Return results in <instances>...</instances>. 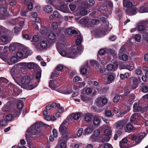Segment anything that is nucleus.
I'll return each instance as SVG.
<instances>
[{"label": "nucleus", "instance_id": "f257e3e1", "mask_svg": "<svg viewBox=\"0 0 148 148\" xmlns=\"http://www.w3.org/2000/svg\"><path fill=\"white\" fill-rule=\"evenodd\" d=\"M23 69L22 65H14L10 69V72L12 76L13 77L20 75Z\"/></svg>", "mask_w": 148, "mask_h": 148}, {"label": "nucleus", "instance_id": "f03ea898", "mask_svg": "<svg viewBox=\"0 0 148 148\" xmlns=\"http://www.w3.org/2000/svg\"><path fill=\"white\" fill-rule=\"evenodd\" d=\"M77 52L75 49H73L72 50H70V51L67 53V57L74 58L76 57L77 53H80L83 50V48L82 45L77 46Z\"/></svg>", "mask_w": 148, "mask_h": 148}, {"label": "nucleus", "instance_id": "7ed1b4c3", "mask_svg": "<svg viewBox=\"0 0 148 148\" xmlns=\"http://www.w3.org/2000/svg\"><path fill=\"white\" fill-rule=\"evenodd\" d=\"M32 79L31 77L28 76H25L23 77L21 79V87L24 89L27 88L28 85L32 83Z\"/></svg>", "mask_w": 148, "mask_h": 148}, {"label": "nucleus", "instance_id": "20e7f679", "mask_svg": "<svg viewBox=\"0 0 148 148\" xmlns=\"http://www.w3.org/2000/svg\"><path fill=\"white\" fill-rule=\"evenodd\" d=\"M140 80V78H138V79L136 77H131L130 78V85L131 89L134 90L138 86V81Z\"/></svg>", "mask_w": 148, "mask_h": 148}, {"label": "nucleus", "instance_id": "39448f33", "mask_svg": "<svg viewBox=\"0 0 148 148\" xmlns=\"http://www.w3.org/2000/svg\"><path fill=\"white\" fill-rule=\"evenodd\" d=\"M104 136H103L101 142H108L110 140L112 134L111 130L110 129H106L104 130Z\"/></svg>", "mask_w": 148, "mask_h": 148}, {"label": "nucleus", "instance_id": "423d86ee", "mask_svg": "<svg viewBox=\"0 0 148 148\" xmlns=\"http://www.w3.org/2000/svg\"><path fill=\"white\" fill-rule=\"evenodd\" d=\"M8 82V80L5 77H1L0 78V97H1L2 95L1 87L3 88L6 87Z\"/></svg>", "mask_w": 148, "mask_h": 148}, {"label": "nucleus", "instance_id": "0eeeda50", "mask_svg": "<svg viewBox=\"0 0 148 148\" xmlns=\"http://www.w3.org/2000/svg\"><path fill=\"white\" fill-rule=\"evenodd\" d=\"M59 131L65 138L68 137V134L67 131V128L65 126L60 125L59 128Z\"/></svg>", "mask_w": 148, "mask_h": 148}, {"label": "nucleus", "instance_id": "6e6552de", "mask_svg": "<svg viewBox=\"0 0 148 148\" xmlns=\"http://www.w3.org/2000/svg\"><path fill=\"white\" fill-rule=\"evenodd\" d=\"M107 102V99L106 98H103L102 99L98 98L97 99L96 104L97 106L102 107L106 105Z\"/></svg>", "mask_w": 148, "mask_h": 148}, {"label": "nucleus", "instance_id": "1a4fd4ad", "mask_svg": "<svg viewBox=\"0 0 148 148\" xmlns=\"http://www.w3.org/2000/svg\"><path fill=\"white\" fill-rule=\"evenodd\" d=\"M10 86L12 88L11 91L12 92L13 94H14L15 96L18 95L22 92L21 90L15 87V86L12 84H10Z\"/></svg>", "mask_w": 148, "mask_h": 148}, {"label": "nucleus", "instance_id": "9d476101", "mask_svg": "<svg viewBox=\"0 0 148 148\" xmlns=\"http://www.w3.org/2000/svg\"><path fill=\"white\" fill-rule=\"evenodd\" d=\"M34 125H32L27 131L26 132L32 134L34 135H36L38 133V130L34 127Z\"/></svg>", "mask_w": 148, "mask_h": 148}, {"label": "nucleus", "instance_id": "9b49d317", "mask_svg": "<svg viewBox=\"0 0 148 148\" xmlns=\"http://www.w3.org/2000/svg\"><path fill=\"white\" fill-rule=\"evenodd\" d=\"M79 22L83 25L87 26L88 27L91 26L90 21H89L88 18L87 17H84L81 19Z\"/></svg>", "mask_w": 148, "mask_h": 148}, {"label": "nucleus", "instance_id": "f8f14e48", "mask_svg": "<svg viewBox=\"0 0 148 148\" xmlns=\"http://www.w3.org/2000/svg\"><path fill=\"white\" fill-rule=\"evenodd\" d=\"M56 8L61 11L65 13H69V8L64 4L60 6L56 7Z\"/></svg>", "mask_w": 148, "mask_h": 148}, {"label": "nucleus", "instance_id": "ddd939ff", "mask_svg": "<svg viewBox=\"0 0 148 148\" xmlns=\"http://www.w3.org/2000/svg\"><path fill=\"white\" fill-rule=\"evenodd\" d=\"M48 46V43L47 41L44 40L42 41L40 43V48H38V47L37 46L36 47V48L40 49H46L47 47Z\"/></svg>", "mask_w": 148, "mask_h": 148}, {"label": "nucleus", "instance_id": "4468645a", "mask_svg": "<svg viewBox=\"0 0 148 148\" xmlns=\"http://www.w3.org/2000/svg\"><path fill=\"white\" fill-rule=\"evenodd\" d=\"M147 21H143L140 22V24L141 25H139L138 29L139 31H142L144 30L145 27L147 24Z\"/></svg>", "mask_w": 148, "mask_h": 148}, {"label": "nucleus", "instance_id": "2eb2a0df", "mask_svg": "<svg viewBox=\"0 0 148 148\" xmlns=\"http://www.w3.org/2000/svg\"><path fill=\"white\" fill-rule=\"evenodd\" d=\"M67 34L69 35L72 34H74L75 35H76L79 34L80 32L78 31H76V30L72 29V28H69L67 29L66 31Z\"/></svg>", "mask_w": 148, "mask_h": 148}, {"label": "nucleus", "instance_id": "dca6fc26", "mask_svg": "<svg viewBox=\"0 0 148 148\" xmlns=\"http://www.w3.org/2000/svg\"><path fill=\"white\" fill-rule=\"evenodd\" d=\"M101 116H95L93 120V124L95 125H99Z\"/></svg>", "mask_w": 148, "mask_h": 148}, {"label": "nucleus", "instance_id": "f3484780", "mask_svg": "<svg viewBox=\"0 0 148 148\" xmlns=\"http://www.w3.org/2000/svg\"><path fill=\"white\" fill-rule=\"evenodd\" d=\"M11 37L5 35H3L1 36V41L5 43V44L10 42L11 40Z\"/></svg>", "mask_w": 148, "mask_h": 148}, {"label": "nucleus", "instance_id": "a211bd4d", "mask_svg": "<svg viewBox=\"0 0 148 148\" xmlns=\"http://www.w3.org/2000/svg\"><path fill=\"white\" fill-rule=\"evenodd\" d=\"M119 68L121 70L126 69L130 71L132 70L134 68V65H119Z\"/></svg>", "mask_w": 148, "mask_h": 148}, {"label": "nucleus", "instance_id": "6ab92c4d", "mask_svg": "<svg viewBox=\"0 0 148 148\" xmlns=\"http://www.w3.org/2000/svg\"><path fill=\"white\" fill-rule=\"evenodd\" d=\"M81 113L79 112L75 114L73 113L70 115L69 117L71 119L73 118L75 120H77L81 117Z\"/></svg>", "mask_w": 148, "mask_h": 148}, {"label": "nucleus", "instance_id": "aec40b11", "mask_svg": "<svg viewBox=\"0 0 148 148\" xmlns=\"http://www.w3.org/2000/svg\"><path fill=\"white\" fill-rule=\"evenodd\" d=\"M133 112H140L142 111L141 106H138L137 102L135 103L133 107Z\"/></svg>", "mask_w": 148, "mask_h": 148}, {"label": "nucleus", "instance_id": "412c9836", "mask_svg": "<svg viewBox=\"0 0 148 148\" xmlns=\"http://www.w3.org/2000/svg\"><path fill=\"white\" fill-rule=\"evenodd\" d=\"M8 56V52H2L0 53V58L5 62L8 61L7 58Z\"/></svg>", "mask_w": 148, "mask_h": 148}, {"label": "nucleus", "instance_id": "4be33fe9", "mask_svg": "<svg viewBox=\"0 0 148 148\" xmlns=\"http://www.w3.org/2000/svg\"><path fill=\"white\" fill-rule=\"evenodd\" d=\"M18 44L17 43H13L11 44L9 48V51L10 52H12L14 51L18 46Z\"/></svg>", "mask_w": 148, "mask_h": 148}, {"label": "nucleus", "instance_id": "5701e85b", "mask_svg": "<svg viewBox=\"0 0 148 148\" xmlns=\"http://www.w3.org/2000/svg\"><path fill=\"white\" fill-rule=\"evenodd\" d=\"M76 37L77 38V39L76 40V44L77 45H80L83 40V38L82 36L80 35V34L75 35Z\"/></svg>", "mask_w": 148, "mask_h": 148}, {"label": "nucleus", "instance_id": "b1692460", "mask_svg": "<svg viewBox=\"0 0 148 148\" xmlns=\"http://www.w3.org/2000/svg\"><path fill=\"white\" fill-rule=\"evenodd\" d=\"M118 65H107V69L108 71H114L116 70Z\"/></svg>", "mask_w": 148, "mask_h": 148}, {"label": "nucleus", "instance_id": "393cba45", "mask_svg": "<svg viewBox=\"0 0 148 148\" xmlns=\"http://www.w3.org/2000/svg\"><path fill=\"white\" fill-rule=\"evenodd\" d=\"M130 91L131 89L127 86H125L124 88V93L122 95V96L124 97L127 96L130 93Z\"/></svg>", "mask_w": 148, "mask_h": 148}, {"label": "nucleus", "instance_id": "a878e982", "mask_svg": "<svg viewBox=\"0 0 148 148\" xmlns=\"http://www.w3.org/2000/svg\"><path fill=\"white\" fill-rule=\"evenodd\" d=\"M81 99L82 101L85 102H88L90 99V98L86 95H81Z\"/></svg>", "mask_w": 148, "mask_h": 148}, {"label": "nucleus", "instance_id": "bb28decb", "mask_svg": "<svg viewBox=\"0 0 148 148\" xmlns=\"http://www.w3.org/2000/svg\"><path fill=\"white\" fill-rule=\"evenodd\" d=\"M134 128V127L133 126L130 124L129 123H127L126 125V130H127V131H126V132H131L133 130Z\"/></svg>", "mask_w": 148, "mask_h": 148}, {"label": "nucleus", "instance_id": "cd10ccee", "mask_svg": "<svg viewBox=\"0 0 148 148\" xmlns=\"http://www.w3.org/2000/svg\"><path fill=\"white\" fill-rule=\"evenodd\" d=\"M7 7L6 5H5L0 8V13L1 15L5 16V12L7 10Z\"/></svg>", "mask_w": 148, "mask_h": 148}, {"label": "nucleus", "instance_id": "c85d7f7f", "mask_svg": "<svg viewBox=\"0 0 148 148\" xmlns=\"http://www.w3.org/2000/svg\"><path fill=\"white\" fill-rule=\"evenodd\" d=\"M127 0H123V6L125 7L130 8L132 7L133 5L132 3L131 2H127Z\"/></svg>", "mask_w": 148, "mask_h": 148}, {"label": "nucleus", "instance_id": "c756f323", "mask_svg": "<svg viewBox=\"0 0 148 148\" xmlns=\"http://www.w3.org/2000/svg\"><path fill=\"white\" fill-rule=\"evenodd\" d=\"M22 110L18 109H16L13 110V113L14 116L16 117H18L20 115L21 113Z\"/></svg>", "mask_w": 148, "mask_h": 148}, {"label": "nucleus", "instance_id": "7c9ffc66", "mask_svg": "<svg viewBox=\"0 0 148 148\" xmlns=\"http://www.w3.org/2000/svg\"><path fill=\"white\" fill-rule=\"evenodd\" d=\"M16 106L17 109L21 110L24 106L23 101L22 100L20 101L17 103Z\"/></svg>", "mask_w": 148, "mask_h": 148}, {"label": "nucleus", "instance_id": "2f4dec72", "mask_svg": "<svg viewBox=\"0 0 148 148\" xmlns=\"http://www.w3.org/2000/svg\"><path fill=\"white\" fill-rule=\"evenodd\" d=\"M44 10L47 13H50L52 11V7L49 5H47L45 7Z\"/></svg>", "mask_w": 148, "mask_h": 148}, {"label": "nucleus", "instance_id": "473e14b6", "mask_svg": "<svg viewBox=\"0 0 148 148\" xmlns=\"http://www.w3.org/2000/svg\"><path fill=\"white\" fill-rule=\"evenodd\" d=\"M92 131L93 130L92 128L87 127L84 130V134H88L91 133Z\"/></svg>", "mask_w": 148, "mask_h": 148}, {"label": "nucleus", "instance_id": "72a5a7b5", "mask_svg": "<svg viewBox=\"0 0 148 148\" xmlns=\"http://www.w3.org/2000/svg\"><path fill=\"white\" fill-rule=\"evenodd\" d=\"M41 75V71L39 70L38 71L36 74V78L37 80V82L39 83L40 81V78Z\"/></svg>", "mask_w": 148, "mask_h": 148}, {"label": "nucleus", "instance_id": "f704fd0d", "mask_svg": "<svg viewBox=\"0 0 148 148\" xmlns=\"http://www.w3.org/2000/svg\"><path fill=\"white\" fill-rule=\"evenodd\" d=\"M56 37V34L53 32H51L48 36V38L49 39L51 40H54Z\"/></svg>", "mask_w": 148, "mask_h": 148}, {"label": "nucleus", "instance_id": "c9c22d12", "mask_svg": "<svg viewBox=\"0 0 148 148\" xmlns=\"http://www.w3.org/2000/svg\"><path fill=\"white\" fill-rule=\"evenodd\" d=\"M42 124L41 122H36L32 125H34V127L38 130V129L40 127Z\"/></svg>", "mask_w": 148, "mask_h": 148}, {"label": "nucleus", "instance_id": "e433bc0d", "mask_svg": "<svg viewBox=\"0 0 148 148\" xmlns=\"http://www.w3.org/2000/svg\"><path fill=\"white\" fill-rule=\"evenodd\" d=\"M115 78V76L113 73H112L108 75V80L109 82H112Z\"/></svg>", "mask_w": 148, "mask_h": 148}, {"label": "nucleus", "instance_id": "4c0bfd02", "mask_svg": "<svg viewBox=\"0 0 148 148\" xmlns=\"http://www.w3.org/2000/svg\"><path fill=\"white\" fill-rule=\"evenodd\" d=\"M84 120L87 122H90L91 120V116L90 114H86L84 117Z\"/></svg>", "mask_w": 148, "mask_h": 148}, {"label": "nucleus", "instance_id": "58836bf2", "mask_svg": "<svg viewBox=\"0 0 148 148\" xmlns=\"http://www.w3.org/2000/svg\"><path fill=\"white\" fill-rule=\"evenodd\" d=\"M83 132V129L82 128H79L77 133V135L78 137H79L82 135Z\"/></svg>", "mask_w": 148, "mask_h": 148}, {"label": "nucleus", "instance_id": "ea45409f", "mask_svg": "<svg viewBox=\"0 0 148 148\" xmlns=\"http://www.w3.org/2000/svg\"><path fill=\"white\" fill-rule=\"evenodd\" d=\"M139 11L140 13L148 12V8H146L144 7H142L140 8Z\"/></svg>", "mask_w": 148, "mask_h": 148}, {"label": "nucleus", "instance_id": "a19ab883", "mask_svg": "<svg viewBox=\"0 0 148 148\" xmlns=\"http://www.w3.org/2000/svg\"><path fill=\"white\" fill-rule=\"evenodd\" d=\"M58 25L57 22H54L51 24V28L53 29H56L58 27Z\"/></svg>", "mask_w": 148, "mask_h": 148}, {"label": "nucleus", "instance_id": "79ce46f5", "mask_svg": "<svg viewBox=\"0 0 148 148\" xmlns=\"http://www.w3.org/2000/svg\"><path fill=\"white\" fill-rule=\"evenodd\" d=\"M77 85L78 86V88H79V89L80 88L84 87L86 85V83L84 82H79L77 83Z\"/></svg>", "mask_w": 148, "mask_h": 148}, {"label": "nucleus", "instance_id": "37998d69", "mask_svg": "<svg viewBox=\"0 0 148 148\" xmlns=\"http://www.w3.org/2000/svg\"><path fill=\"white\" fill-rule=\"evenodd\" d=\"M56 69H55L52 73L50 78L51 79H53L55 77H58L59 75L56 72Z\"/></svg>", "mask_w": 148, "mask_h": 148}, {"label": "nucleus", "instance_id": "c03bdc74", "mask_svg": "<svg viewBox=\"0 0 148 148\" xmlns=\"http://www.w3.org/2000/svg\"><path fill=\"white\" fill-rule=\"evenodd\" d=\"M11 62H12L14 64H15L18 62V60L17 59V58L15 56H12L11 58Z\"/></svg>", "mask_w": 148, "mask_h": 148}, {"label": "nucleus", "instance_id": "a18cd8bd", "mask_svg": "<svg viewBox=\"0 0 148 148\" xmlns=\"http://www.w3.org/2000/svg\"><path fill=\"white\" fill-rule=\"evenodd\" d=\"M13 118V117L12 114H8L6 116V120L8 121H10Z\"/></svg>", "mask_w": 148, "mask_h": 148}, {"label": "nucleus", "instance_id": "49530a36", "mask_svg": "<svg viewBox=\"0 0 148 148\" xmlns=\"http://www.w3.org/2000/svg\"><path fill=\"white\" fill-rule=\"evenodd\" d=\"M87 13V11L86 9L82 8L80 12V14L83 16L86 15Z\"/></svg>", "mask_w": 148, "mask_h": 148}, {"label": "nucleus", "instance_id": "de8ad7c7", "mask_svg": "<svg viewBox=\"0 0 148 148\" xmlns=\"http://www.w3.org/2000/svg\"><path fill=\"white\" fill-rule=\"evenodd\" d=\"M7 124V122L5 119L0 120V127L3 126Z\"/></svg>", "mask_w": 148, "mask_h": 148}, {"label": "nucleus", "instance_id": "09e8293b", "mask_svg": "<svg viewBox=\"0 0 148 148\" xmlns=\"http://www.w3.org/2000/svg\"><path fill=\"white\" fill-rule=\"evenodd\" d=\"M82 78L78 76L75 77L73 79V81L74 82H76L79 81H82Z\"/></svg>", "mask_w": 148, "mask_h": 148}, {"label": "nucleus", "instance_id": "8fccbe9b", "mask_svg": "<svg viewBox=\"0 0 148 148\" xmlns=\"http://www.w3.org/2000/svg\"><path fill=\"white\" fill-rule=\"evenodd\" d=\"M116 127L119 129H122L123 127V124L122 122H119L117 123Z\"/></svg>", "mask_w": 148, "mask_h": 148}, {"label": "nucleus", "instance_id": "3c124183", "mask_svg": "<svg viewBox=\"0 0 148 148\" xmlns=\"http://www.w3.org/2000/svg\"><path fill=\"white\" fill-rule=\"evenodd\" d=\"M121 55H120V56ZM121 60H122L123 61H126L127 60L128 58V56L126 54H123L122 56L121 57H119Z\"/></svg>", "mask_w": 148, "mask_h": 148}, {"label": "nucleus", "instance_id": "603ef678", "mask_svg": "<svg viewBox=\"0 0 148 148\" xmlns=\"http://www.w3.org/2000/svg\"><path fill=\"white\" fill-rule=\"evenodd\" d=\"M120 99V97L119 95L116 96L113 99V101L114 103H117Z\"/></svg>", "mask_w": 148, "mask_h": 148}, {"label": "nucleus", "instance_id": "864d4df0", "mask_svg": "<svg viewBox=\"0 0 148 148\" xmlns=\"http://www.w3.org/2000/svg\"><path fill=\"white\" fill-rule=\"evenodd\" d=\"M23 69H26V68L28 69H32L34 67V65H22Z\"/></svg>", "mask_w": 148, "mask_h": 148}, {"label": "nucleus", "instance_id": "5fc2aeb1", "mask_svg": "<svg viewBox=\"0 0 148 148\" xmlns=\"http://www.w3.org/2000/svg\"><path fill=\"white\" fill-rule=\"evenodd\" d=\"M66 143L65 141L61 142L60 145V148H66Z\"/></svg>", "mask_w": 148, "mask_h": 148}, {"label": "nucleus", "instance_id": "6e6d98bb", "mask_svg": "<svg viewBox=\"0 0 148 148\" xmlns=\"http://www.w3.org/2000/svg\"><path fill=\"white\" fill-rule=\"evenodd\" d=\"M90 23L91 25H97L99 23V21L98 20L94 19L90 21Z\"/></svg>", "mask_w": 148, "mask_h": 148}, {"label": "nucleus", "instance_id": "4d7b16f0", "mask_svg": "<svg viewBox=\"0 0 148 148\" xmlns=\"http://www.w3.org/2000/svg\"><path fill=\"white\" fill-rule=\"evenodd\" d=\"M87 69L85 68H81L80 71L81 74L83 75H85L87 73Z\"/></svg>", "mask_w": 148, "mask_h": 148}, {"label": "nucleus", "instance_id": "13d9d810", "mask_svg": "<svg viewBox=\"0 0 148 148\" xmlns=\"http://www.w3.org/2000/svg\"><path fill=\"white\" fill-rule=\"evenodd\" d=\"M112 115V112L109 110H107L105 112V115L108 117Z\"/></svg>", "mask_w": 148, "mask_h": 148}, {"label": "nucleus", "instance_id": "bf43d9fd", "mask_svg": "<svg viewBox=\"0 0 148 148\" xmlns=\"http://www.w3.org/2000/svg\"><path fill=\"white\" fill-rule=\"evenodd\" d=\"M141 38V36L139 34H136L135 35V40L137 41H139Z\"/></svg>", "mask_w": 148, "mask_h": 148}, {"label": "nucleus", "instance_id": "052dcab7", "mask_svg": "<svg viewBox=\"0 0 148 148\" xmlns=\"http://www.w3.org/2000/svg\"><path fill=\"white\" fill-rule=\"evenodd\" d=\"M125 13L127 15L132 16L131 9L130 8H127L125 10Z\"/></svg>", "mask_w": 148, "mask_h": 148}, {"label": "nucleus", "instance_id": "680f3d73", "mask_svg": "<svg viewBox=\"0 0 148 148\" xmlns=\"http://www.w3.org/2000/svg\"><path fill=\"white\" fill-rule=\"evenodd\" d=\"M104 65L101 66L100 69L99 71L101 73H104L106 71V69L104 66Z\"/></svg>", "mask_w": 148, "mask_h": 148}, {"label": "nucleus", "instance_id": "e2e57ef3", "mask_svg": "<svg viewBox=\"0 0 148 148\" xmlns=\"http://www.w3.org/2000/svg\"><path fill=\"white\" fill-rule=\"evenodd\" d=\"M37 86V85L36 84L35 86H34V84L33 85V84L29 85V84L27 86V88H28V89L29 90H31L36 88Z\"/></svg>", "mask_w": 148, "mask_h": 148}, {"label": "nucleus", "instance_id": "0e129e2a", "mask_svg": "<svg viewBox=\"0 0 148 148\" xmlns=\"http://www.w3.org/2000/svg\"><path fill=\"white\" fill-rule=\"evenodd\" d=\"M138 11V9L136 8H133L131 9V12L132 16L134 15L137 13Z\"/></svg>", "mask_w": 148, "mask_h": 148}, {"label": "nucleus", "instance_id": "69168bd1", "mask_svg": "<svg viewBox=\"0 0 148 148\" xmlns=\"http://www.w3.org/2000/svg\"><path fill=\"white\" fill-rule=\"evenodd\" d=\"M142 91L144 92H148V87L146 86H143L142 88Z\"/></svg>", "mask_w": 148, "mask_h": 148}, {"label": "nucleus", "instance_id": "338daca9", "mask_svg": "<svg viewBox=\"0 0 148 148\" xmlns=\"http://www.w3.org/2000/svg\"><path fill=\"white\" fill-rule=\"evenodd\" d=\"M23 55V53L21 51H18L16 53L17 56L18 58H22Z\"/></svg>", "mask_w": 148, "mask_h": 148}, {"label": "nucleus", "instance_id": "774afa93", "mask_svg": "<svg viewBox=\"0 0 148 148\" xmlns=\"http://www.w3.org/2000/svg\"><path fill=\"white\" fill-rule=\"evenodd\" d=\"M24 53H25L26 55L27 56L30 55L32 53V52L31 51L27 49H26Z\"/></svg>", "mask_w": 148, "mask_h": 148}]
</instances>
